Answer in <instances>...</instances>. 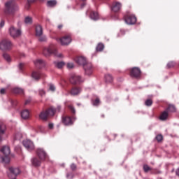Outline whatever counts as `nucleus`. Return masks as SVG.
Here are the masks:
<instances>
[{"mask_svg":"<svg viewBox=\"0 0 179 179\" xmlns=\"http://www.w3.org/2000/svg\"><path fill=\"white\" fill-rule=\"evenodd\" d=\"M55 66L61 69L62 67L65 66V62H54Z\"/></svg>","mask_w":179,"mask_h":179,"instance_id":"26","label":"nucleus"},{"mask_svg":"<svg viewBox=\"0 0 179 179\" xmlns=\"http://www.w3.org/2000/svg\"><path fill=\"white\" fill-rule=\"evenodd\" d=\"M62 27H63V25H62V24H59V25L57 26V29H59V30H61V29H62Z\"/></svg>","mask_w":179,"mask_h":179,"instance_id":"54","label":"nucleus"},{"mask_svg":"<svg viewBox=\"0 0 179 179\" xmlns=\"http://www.w3.org/2000/svg\"><path fill=\"white\" fill-rule=\"evenodd\" d=\"M121 8H122V4L118 1H115L112 3L111 10L112 12L117 13L121 10Z\"/></svg>","mask_w":179,"mask_h":179,"instance_id":"15","label":"nucleus"},{"mask_svg":"<svg viewBox=\"0 0 179 179\" xmlns=\"http://www.w3.org/2000/svg\"><path fill=\"white\" fill-rule=\"evenodd\" d=\"M153 173H154V174H161L162 171H160L159 170H155Z\"/></svg>","mask_w":179,"mask_h":179,"instance_id":"51","label":"nucleus"},{"mask_svg":"<svg viewBox=\"0 0 179 179\" xmlns=\"http://www.w3.org/2000/svg\"><path fill=\"white\" fill-rule=\"evenodd\" d=\"M38 1H40L41 2H43V1H44V0H38Z\"/></svg>","mask_w":179,"mask_h":179,"instance_id":"57","label":"nucleus"},{"mask_svg":"<svg viewBox=\"0 0 179 179\" xmlns=\"http://www.w3.org/2000/svg\"><path fill=\"white\" fill-rule=\"evenodd\" d=\"M54 115H55V110L52 108H49L46 110H43L40 113L39 118L43 121H47L48 120V117H54Z\"/></svg>","mask_w":179,"mask_h":179,"instance_id":"5","label":"nucleus"},{"mask_svg":"<svg viewBox=\"0 0 179 179\" xmlns=\"http://www.w3.org/2000/svg\"><path fill=\"white\" fill-rule=\"evenodd\" d=\"M29 103H30V101H29V100L26 101H25V103H24L25 106L27 105V104H29Z\"/></svg>","mask_w":179,"mask_h":179,"instance_id":"55","label":"nucleus"},{"mask_svg":"<svg viewBox=\"0 0 179 179\" xmlns=\"http://www.w3.org/2000/svg\"><path fill=\"white\" fill-rule=\"evenodd\" d=\"M6 92V90H5V89H3V88H2V89L0 90L1 94H5Z\"/></svg>","mask_w":179,"mask_h":179,"instance_id":"49","label":"nucleus"},{"mask_svg":"<svg viewBox=\"0 0 179 179\" xmlns=\"http://www.w3.org/2000/svg\"><path fill=\"white\" fill-rule=\"evenodd\" d=\"M159 118L160 121H166L169 118V112L165 110L160 114Z\"/></svg>","mask_w":179,"mask_h":179,"instance_id":"23","label":"nucleus"},{"mask_svg":"<svg viewBox=\"0 0 179 179\" xmlns=\"http://www.w3.org/2000/svg\"><path fill=\"white\" fill-rule=\"evenodd\" d=\"M83 82V80H82V78L79 76L73 75L70 78V83L72 85H79V83H82Z\"/></svg>","mask_w":179,"mask_h":179,"instance_id":"14","label":"nucleus"},{"mask_svg":"<svg viewBox=\"0 0 179 179\" xmlns=\"http://www.w3.org/2000/svg\"><path fill=\"white\" fill-rule=\"evenodd\" d=\"M124 19L127 24H135L136 23V17L131 13H127L124 16Z\"/></svg>","mask_w":179,"mask_h":179,"instance_id":"9","label":"nucleus"},{"mask_svg":"<svg viewBox=\"0 0 179 179\" xmlns=\"http://www.w3.org/2000/svg\"><path fill=\"white\" fill-rule=\"evenodd\" d=\"M11 103L13 104V106H17V100L11 101Z\"/></svg>","mask_w":179,"mask_h":179,"instance_id":"46","label":"nucleus"},{"mask_svg":"<svg viewBox=\"0 0 179 179\" xmlns=\"http://www.w3.org/2000/svg\"><path fill=\"white\" fill-rule=\"evenodd\" d=\"M48 128H49V129H52L54 128V124L50 123L48 124Z\"/></svg>","mask_w":179,"mask_h":179,"instance_id":"48","label":"nucleus"},{"mask_svg":"<svg viewBox=\"0 0 179 179\" xmlns=\"http://www.w3.org/2000/svg\"><path fill=\"white\" fill-rule=\"evenodd\" d=\"M23 145L27 150H34V144L30 140H24L23 142Z\"/></svg>","mask_w":179,"mask_h":179,"instance_id":"17","label":"nucleus"},{"mask_svg":"<svg viewBox=\"0 0 179 179\" xmlns=\"http://www.w3.org/2000/svg\"><path fill=\"white\" fill-rule=\"evenodd\" d=\"M1 152L4 155V157L0 156V162L8 164V163L10 162V158H9V155H10V148L9 146H3L1 149Z\"/></svg>","mask_w":179,"mask_h":179,"instance_id":"4","label":"nucleus"},{"mask_svg":"<svg viewBox=\"0 0 179 179\" xmlns=\"http://www.w3.org/2000/svg\"><path fill=\"white\" fill-rule=\"evenodd\" d=\"M82 6H85V3H83V4H82Z\"/></svg>","mask_w":179,"mask_h":179,"instance_id":"58","label":"nucleus"},{"mask_svg":"<svg viewBox=\"0 0 179 179\" xmlns=\"http://www.w3.org/2000/svg\"><path fill=\"white\" fill-rule=\"evenodd\" d=\"M145 106L150 107L153 104V101L152 99H147L145 102Z\"/></svg>","mask_w":179,"mask_h":179,"instance_id":"35","label":"nucleus"},{"mask_svg":"<svg viewBox=\"0 0 179 179\" xmlns=\"http://www.w3.org/2000/svg\"><path fill=\"white\" fill-rule=\"evenodd\" d=\"M101 117H102L103 118H104V115H102Z\"/></svg>","mask_w":179,"mask_h":179,"instance_id":"56","label":"nucleus"},{"mask_svg":"<svg viewBox=\"0 0 179 179\" xmlns=\"http://www.w3.org/2000/svg\"><path fill=\"white\" fill-rule=\"evenodd\" d=\"M20 174V169L16 167H9L8 171V177L10 179H16V177Z\"/></svg>","mask_w":179,"mask_h":179,"instance_id":"8","label":"nucleus"},{"mask_svg":"<svg viewBox=\"0 0 179 179\" xmlns=\"http://www.w3.org/2000/svg\"><path fill=\"white\" fill-rule=\"evenodd\" d=\"M37 37L38 38L39 41H41V42L47 41V37L45 36L41 35Z\"/></svg>","mask_w":179,"mask_h":179,"instance_id":"36","label":"nucleus"},{"mask_svg":"<svg viewBox=\"0 0 179 179\" xmlns=\"http://www.w3.org/2000/svg\"><path fill=\"white\" fill-rule=\"evenodd\" d=\"M130 76L134 79H140L141 76H142V71H141V69L138 67L131 69Z\"/></svg>","mask_w":179,"mask_h":179,"instance_id":"10","label":"nucleus"},{"mask_svg":"<svg viewBox=\"0 0 179 179\" xmlns=\"http://www.w3.org/2000/svg\"><path fill=\"white\" fill-rule=\"evenodd\" d=\"M105 80L107 83H111V82H113V76H111L110 74H106L105 76Z\"/></svg>","mask_w":179,"mask_h":179,"instance_id":"29","label":"nucleus"},{"mask_svg":"<svg viewBox=\"0 0 179 179\" xmlns=\"http://www.w3.org/2000/svg\"><path fill=\"white\" fill-rule=\"evenodd\" d=\"M50 108H52L53 110H55V114L56 113H59V111H61V106H57V108H52V107H50Z\"/></svg>","mask_w":179,"mask_h":179,"instance_id":"41","label":"nucleus"},{"mask_svg":"<svg viewBox=\"0 0 179 179\" xmlns=\"http://www.w3.org/2000/svg\"><path fill=\"white\" fill-rule=\"evenodd\" d=\"M13 93H15V94H23L24 91L21 88H14L13 90Z\"/></svg>","mask_w":179,"mask_h":179,"instance_id":"32","label":"nucleus"},{"mask_svg":"<svg viewBox=\"0 0 179 179\" xmlns=\"http://www.w3.org/2000/svg\"><path fill=\"white\" fill-rule=\"evenodd\" d=\"M9 34L13 38H16V37H19L22 34V31L20 29H17L15 28V27L11 26L9 29Z\"/></svg>","mask_w":179,"mask_h":179,"instance_id":"12","label":"nucleus"},{"mask_svg":"<svg viewBox=\"0 0 179 179\" xmlns=\"http://www.w3.org/2000/svg\"><path fill=\"white\" fill-rule=\"evenodd\" d=\"M36 36L40 37V36H43V27L41 25H36L35 28Z\"/></svg>","mask_w":179,"mask_h":179,"instance_id":"24","label":"nucleus"},{"mask_svg":"<svg viewBox=\"0 0 179 179\" xmlns=\"http://www.w3.org/2000/svg\"><path fill=\"white\" fill-rule=\"evenodd\" d=\"M75 62L78 65H83L86 75L90 76L93 73V66L92 65V63H87L86 58L83 57H77L75 59Z\"/></svg>","mask_w":179,"mask_h":179,"instance_id":"2","label":"nucleus"},{"mask_svg":"<svg viewBox=\"0 0 179 179\" xmlns=\"http://www.w3.org/2000/svg\"><path fill=\"white\" fill-rule=\"evenodd\" d=\"M81 92H82V88L78 87H73L70 90L69 93L71 96H78L80 94Z\"/></svg>","mask_w":179,"mask_h":179,"instance_id":"18","label":"nucleus"},{"mask_svg":"<svg viewBox=\"0 0 179 179\" xmlns=\"http://www.w3.org/2000/svg\"><path fill=\"white\" fill-rule=\"evenodd\" d=\"M176 176H178V177H179V168H178V169L176 170Z\"/></svg>","mask_w":179,"mask_h":179,"instance_id":"53","label":"nucleus"},{"mask_svg":"<svg viewBox=\"0 0 179 179\" xmlns=\"http://www.w3.org/2000/svg\"><path fill=\"white\" fill-rule=\"evenodd\" d=\"M19 10V6L15 0H9L5 3L4 13L6 16H13Z\"/></svg>","mask_w":179,"mask_h":179,"instance_id":"1","label":"nucleus"},{"mask_svg":"<svg viewBox=\"0 0 179 179\" xmlns=\"http://www.w3.org/2000/svg\"><path fill=\"white\" fill-rule=\"evenodd\" d=\"M31 76L35 80H39V79H41L44 76V74H42L40 71H33Z\"/></svg>","mask_w":179,"mask_h":179,"instance_id":"21","label":"nucleus"},{"mask_svg":"<svg viewBox=\"0 0 179 179\" xmlns=\"http://www.w3.org/2000/svg\"><path fill=\"white\" fill-rule=\"evenodd\" d=\"M3 57L7 62H12V58L10 57V55L8 53H3Z\"/></svg>","mask_w":179,"mask_h":179,"instance_id":"31","label":"nucleus"},{"mask_svg":"<svg viewBox=\"0 0 179 179\" xmlns=\"http://www.w3.org/2000/svg\"><path fill=\"white\" fill-rule=\"evenodd\" d=\"M143 170L145 171V173H148V171H152V168H150L149 166L148 165H144L143 166Z\"/></svg>","mask_w":179,"mask_h":179,"instance_id":"38","label":"nucleus"},{"mask_svg":"<svg viewBox=\"0 0 179 179\" xmlns=\"http://www.w3.org/2000/svg\"><path fill=\"white\" fill-rule=\"evenodd\" d=\"M71 169L73 171H75V170H76L77 169V166H76V164H71Z\"/></svg>","mask_w":179,"mask_h":179,"instance_id":"44","label":"nucleus"},{"mask_svg":"<svg viewBox=\"0 0 179 179\" xmlns=\"http://www.w3.org/2000/svg\"><path fill=\"white\" fill-rule=\"evenodd\" d=\"M34 64L38 69H41V68L45 66V62L43 59H36V62H34Z\"/></svg>","mask_w":179,"mask_h":179,"instance_id":"19","label":"nucleus"},{"mask_svg":"<svg viewBox=\"0 0 179 179\" xmlns=\"http://www.w3.org/2000/svg\"><path fill=\"white\" fill-rule=\"evenodd\" d=\"M176 66V62H169L167 64L168 68H174Z\"/></svg>","mask_w":179,"mask_h":179,"instance_id":"40","label":"nucleus"},{"mask_svg":"<svg viewBox=\"0 0 179 179\" xmlns=\"http://www.w3.org/2000/svg\"><path fill=\"white\" fill-rule=\"evenodd\" d=\"M36 156L41 159V160L43 161L47 160L48 159V155L43 148H38L36 151Z\"/></svg>","mask_w":179,"mask_h":179,"instance_id":"11","label":"nucleus"},{"mask_svg":"<svg viewBox=\"0 0 179 179\" xmlns=\"http://www.w3.org/2000/svg\"><path fill=\"white\" fill-rule=\"evenodd\" d=\"M37 0H27V3L25 6L26 9L29 10L30 9V6L31 3H34Z\"/></svg>","mask_w":179,"mask_h":179,"instance_id":"33","label":"nucleus"},{"mask_svg":"<svg viewBox=\"0 0 179 179\" xmlns=\"http://www.w3.org/2000/svg\"><path fill=\"white\" fill-rule=\"evenodd\" d=\"M104 50V45L103 43H99L96 46V51L101 52Z\"/></svg>","mask_w":179,"mask_h":179,"instance_id":"34","label":"nucleus"},{"mask_svg":"<svg viewBox=\"0 0 179 179\" xmlns=\"http://www.w3.org/2000/svg\"><path fill=\"white\" fill-rule=\"evenodd\" d=\"M90 17L92 20H99V13H97V12L91 11Z\"/></svg>","mask_w":179,"mask_h":179,"instance_id":"25","label":"nucleus"},{"mask_svg":"<svg viewBox=\"0 0 179 179\" xmlns=\"http://www.w3.org/2000/svg\"><path fill=\"white\" fill-rule=\"evenodd\" d=\"M24 23L26 24H31V23H33V18H31L30 16L25 17Z\"/></svg>","mask_w":179,"mask_h":179,"instance_id":"30","label":"nucleus"},{"mask_svg":"<svg viewBox=\"0 0 179 179\" xmlns=\"http://www.w3.org/2000/svg\"><path fill=\"white\" fill-rule=\"evenodd\" d=\"M6 131V125L3 122H0V142L2 141V136L5 134Z\"/></svg>","mask_w":179,"mask_h":179,"instance_id":"20","label":"nucleus"},{"mask_svg":"<svg viewBox=\"0 0 179 179\" xmlns=\"http://www.w3.org/2000/svg\"><path fill=\"white\" fill-rule=\"evenodd\" d=\"M21 117L23 120H29L30 118V112L29 110L25 109L21 112Z\"/></svg>","mask_w":179,"mask_h":179,"instance_id":"22","label":"nucleus"},{"mask_svg":"<svg viewBox=\"0 0 179 179\" xmlns=\"http://www.w3.org/2000/svg\"><path fill=\"white\" fill-rule=\"evenodd\" d=\"M43 159L38 158V157H34L33 158H31V165L34 167H40V166H41V163H43Z\"/></svg>","mask_w":179,"mask_h":179,"instance_id":"16","label":"nucleus"},{"mask_svg":"<svg viewBox=\"0 0 179 179\" xmlns=\"http://www.w3.org/2000/svg\"><path fill=\"white\" fill-rule=\"evenodd\" d=\"M57 41H59L62 45H68L69 44H71V42L72 41V38H71L70 35H66L62 38L57 39Z\"/></svg>","mask_w":179,"mask_h":179,"instance_id":"13","label":"nucleus"},{"mask_svg":"<svg viewBox=\"0 0 179 179\" xmlns=\"http://www.w3.org/2000/svg\"><path fill=\"white\" fill-rule=\"evenodd\" d=\"M166 110L168 113H176V106L174 105H169Z\"/></svg>","mask_w":179,"mask_h":179,"instance_id":"28","label":"nucleus"},{"mask_svg":"<svg viewBox=\"0 0 179 179\" xmlns=\"http://www.w3.org/2000/svg\"><path fill=\"white\" fill-rule=\"evenodd\" d=\"M43 54L45 55V57H48V55H51L52 54L56 57H58L59 58H62V54H58V52L55 48V45H50L49 48H44Z\"/></svg>","mask_w":179,"mask_h":179,"instance_id":"6","label":"nucleus"},{"mask_svg":"<svg viewBox=\"0 0 179 179\" xmlns=\"http://www.w3.org/2000/svg\"><path fill=\"white\" fill-rule=\"evenodd\" d=\"M66 178H71V179H72V178H73V176H71V175H70L69 173H67V174H66Z\"/></svg>","mask_w":179,"mask_h":179,"instance_id":"52","label":"nucleus"},{"mask_svg":"<svg viewBox=\"0 0 179 179\" xmlns=\"http://www.w3.org/2000/svg\"><path fill=\"white\" fill-rule=\"evenodd\" d=\"M155 139H157V142H162L163 141V135L162 134H158L155 137Z\"/></svg>","mask_w":179,"mask_h":179,"instance_id":"39","label":"nucleus"},{"mask_svg":"<svg viewBox=\"0 0 179 179\" xmlns=\"http://www.w3.org/2000/svg\"><path fill=\"white\" fill-rule=\"evenodd\" d=\"M82 1H85V0H82Z\"/></svg>","mask_w":179,"mask_h":179,"instance_id":"59","label":"nucleus"},{"mask_svg":"<svg viewBox=\"0 0 179 179\" xmlns=\"http://www.w3.org/2000/svg\"><path fill=\"white\" fill-rule=\"evenodd\" d=\"M47 6H49V8H54L57 6V1L55 0H50L47 2Z\"/></svg>","mask_w":179,"mask_h":179,"instance_id":"27","label":"nucleus"},{"mask_svg":"<svg viewBox=\"0 0 179 179\" xmlns=\"http://www.w3.org/2000/svg\"><path fill=\"white\" fill-rule=\"evenodd\" d=\"M39 94H40V96H45V91L44 90H39Z\"/></svg>","mask_w":179,"mask_h":179,"instance_id":"45","label":"nucleus"},{"mask_svg":"<svg viewBox=\"0 0 179 179\" xmlns=\"http://www.w3.org/2000/svg\"><path fill=\"white\" fill-rule=\"evenodd\" d=\"M92 104L93 106H99L100 104V99L99 98H96L95 100L92 101Z\"/></svg>","mask_w":179,"mask_h":179,"instance_id":"37","label":"nucleus"},{"mask_svg":"<svg viewBox=\"0 0 179 179\" xmlns=\"http://www.w3.org/2000/svg\"><path fill=\"white\" fill-rule=\"evenodd\" d=\"M23 66H24V64L22 63L19 64V69L20 71H23Z\"/></svg>","mask_w":179,"mask_h":179,"instance_id":"47","label":"nucleus"},{"mask_svg":"<svg viewBox=\"0 0 179 179\" xmlns=\"http://www.w3.org/2000/svg\"><path fill=\"white\" fill-rule=\"evenodd\" d=\"M49 90L54 92L55 90V85L53 84H49Z\"/></svg>","mask_w":179,"mask_h":179,"instance_id":"42","label":"nucleus"},{"mask_svg":"<svg viewBox=\"0 0 179 179\" xmlns=\"http://www.w3.org/2000/svg\"><path fill=\"white\" fill-rule=\"evenodd\" d=\"M4 26H5V21L1 20V22L0 23V27H3Z\"/></svg>","mask_w":179,"mask_h":179,"instance_id":"50","label":"nucleus"},{"mask_svg":"<svg viewBox=\"0 0 179 179\" xmlns=\"http://www.w3.org/2000/svg\"><path fill=\"white\" fill-rule=\"evenodd\" d=\"M68 108L70 110L72 116H67L64 115L62 116V122L65 125H73V120H76V117H75V114H76V110H75V108L72 105H69L68 106Z\"/></svg>","mask_w":179,"mask_h":179,"instance_id":"3","label":"nucleus"},{"mask_svg":"<svg viewBox=\"0 0 179 179\" xmlns=\"http://www.w3.org/2000/svg\"><path fill=\"white\" fill-rule=\"evenodd\" d=\"M73 66H74L73 63H68L67 64L68 69H73Z\"/></svg>","mask_w":179,"mask_h":179,"instance_id":"43","label":"nucleus"},{"mask_svg":"<svg viewBox=\"0 0 179 179\" xmlns=\"http://www.w3.org/2000/svg\"><path fill=\"white\" fill-rule=\"evenodd\" d=\"M13 47V44L9 39H3L0 43V50L2 51H10Z\"/></svg>","mask_w":179,"mask_h":179,"instance_id":"7","label":"nucleus"}]
</instances>
